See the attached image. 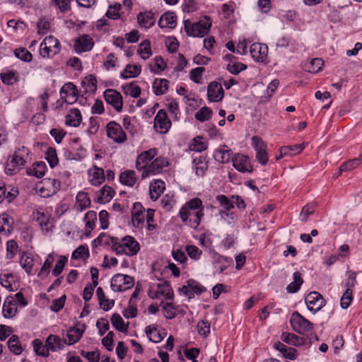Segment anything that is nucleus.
Here are the masks:
<instances>
[{"label": "nucleus", "instance_id": "nucleus-1", "mask_svg": "<svg viewBox=\"0 0 362 362\" xmlns=\"http://www.w3.org/2000/svg\"><path fill=\"white\" fill-rule=\"evenodd\" d=\"M202 202L199 198L189 200L180 211V216L182 221H189V226L197 229L200 224L203 216L202 209H200Z\"/></svg>", "mask_w": 362, "mask_h": 362}, {"label": "nucleus", "instance_id": "nucleus-2", "mask_svg": "<svg viewBox=\"0 0 362 362\" xmlns=\"http://www.w3.org/2000/svg\"><path fill=\"white\" fill-rule=\"evenodd\" d=\"M140 250V245L137 240L130 235H126L118 243L115 247V252L117 255L134 256Z\"/></svg>", "mask_w": 362, "mask_h": 362}, {"label": "nucleus", "instance_id": "nucleus-3", "mask_svg": "<svg viewBox=\"0 0 362 362\" xmlns=\"http://www.w3.org/2000/svg\"><path fill=\"white\" fill-rule=\"evenodd\" d=\"M61 45L52 35L46 37L40 45V54L43 58L52 57L60 52Z\"/></svg>", "mask_w": 362, "mask_h": 362}, {"label": "nucleus", "instance_id": "nucleus-4", "mask_svg": "<svg viewBox=\"0 0 362 362\" xmlns=\"http://www.w3.org/2000/svg\"><path fill=\"white\" fill-rule=\"evenodd\" d=\"M348 279L346 280L345 286L346 288L345 292L343 293L340 304L341 307L344 309L347 308L353 300V288L355 287L356 281V272L354 271L347 272Z\"/></svg>", "mask_w": 362, "mask_h": 362}, {"label": "nucleus", "instance_id": "nucleus-5", "mask_svg": "<svg viewBox=\"0 0 362 362\" xmlns=\"http://www.w3.org/2000/svg\"><path fill=\"white\" fill-rule=\"evenodd\" d=\"M134 285V278L126 274H117L112 276L111 279V288L114 291L123 292Z\"/></svg>", "mask_w": 362, "mask_h": 362}, {"label": "nucleus", "instance_id": "nucleus-6", "mask_svg": "<svg viewBox=\"0 0 362 362\" xmlns=\"http://www.w3.org/2000/svg\"><path fill=\"white\" fill-rule=\"evenodd\" d=\"M290 323L293 329L301 334L311 331L313 328V324L298 312L292 314Z\"/></svg>", "mask_w": 362, "mask_h": 362}, {"label": "nucleus", "instance_id": "nucleus-7", "mask_svg": "<svg viewBox=\"0 0 362 362\" xmlns=\"http://www.w3.org/2000/svg\"><path fill=\"white\" fill-rule=\"evenodd\" d=\"M154 129L160 134H165L171 127V122L164 110H159L154 118Z\"/></svg>", "mask_w": 362, "mask_h": 362}, {"label": "nucleus", "instance_id": "nucleus-8", "mask_svg": "<svg viewBox=\"0 0 362 362\" xmlns=\"http://www.w3.org/2000/svg\"><path fill=\"white\" fill-rule=\"evenodd\" d=\"M107 136L115 142L121 144L127 140L126 133L122 130V127L115 122H110L107 126Z\"/></svg>", "mask_w": 362, "mask_h": 362}, {"label": "nucleus", "instance_id": "nucleus-9", "mask_svg": "<svg viewBox=\"0 0 362 362\" xmlns=\"http://www.w3.org/2000/svg\"><path fill=\"white\" fill-rule=\"evenodd\" d=\"M42 186L39 192L43 197L55 194L60 189V182L55 178H45L42 182Z\"/></svg>", "mask_w": 362, "mask_h": 362}, {"label": "nucleus", "instance_id": "nucleus-10", "mask_svg": "<svg viewBox=\"0 0 362 362\" xmlns=\"http://www.w3.org/2000/svg\"><path fill=\"white\" fill-rule=\"evenodd\" d=\"M103 95L106 103L111 105L117 112L122 111L123 100L120 93L115 89H107Z\"/></svg>", "mask_w": 362, "mask_h": 362}, {"label": "nucleus", "instance_id": "nucleus-11", "mask_svg": "<svg viewBox=\"0 0 362 362\" xmlns=\"http://www.w3.org/2000/svg\"><path fill=\"white\" fill-rule=\"evenodd\" d=\"M168 161L163 157H158L153 161H152L146 168L143 171L141 177L143 179L148 177L150 174H158L160 173L164 167L168 166Z\"/></svg>", "mask_w": 362, "mask_h": 362}, {"label": "nucleus", "instance_id": "nucleus-12", "mask_svg": "<svg viewBox=\"0 0 362 362\" xmlns=\"http://www.w3.org/2000/svg\"><path fill=\"white\" fill-rule=\"evenodd\" d=\"M29 157V150L22 146L16 148L11 156H9L8 160L16 165L19 170L22 169L26 163Z\"/></svg>", "mask_w": 362, "mask_h": 362}, {"label": "nucleus", "instance_id": "nucleus-13", "mask_svg": "<svg viewBox=\"0 0 362 362\" xmlns=\"http://www.w3.org/2000/svg\"><path fill=\"white\" fill-rule=\"evenodd\" d=\"M250 54L257 62L266 63L268 55V47L265 44L253 43L250 46Z\"/></svg>", "mask_w": 362, "mask_h": 362}, {"label": "nucleus", "instance_id": "nucleus-14", "mask_svg": "<svg viewBox=\"0 0 362 362\" xmlns=\"http://www.w3.org/2000/svg\"><path fill=\"white\" fill-rule=\"evenodd\" d=\"M305 303L309 310L316 313L325 305V300L322 296L315 291L310 292L305 298Z\"/></svg>", "mask_w": 362, "mask_h": 362}, {"label": "nucleus", "instance_id": "nucleus-15", "mask_svg": "<svg viewBox=\"0 0 362 362\" xmlns=\"http://www.w3.org/2000/svg\"><path fill=\"white\" fill-rule=\"evenodd\" d=\"M61 98L66 103L73 104L77 100L78 91L72 83L64 84L60 90Z\"/></svg>", "mask_w": 362, "mask_h": 362}, {"label": "nucleus", "instance_id": "nucleus-16", "mask_svg": "<svg viewBox=\"0 0 362 362\" xmlns=\"http://www.w3.org/2000/svg\"><path fill=\"white\" fill-rule=\"evenodd\" d=\"M93 45L94 41L90 36L82 35L75 40L74 49L77 53H81L91 50Z\"/></svg>", "mask_w": 362, "mask_h": 362}, {"label": "nucleus", "instance_id": "nucleus-17", "mask_svg": "<svg viewBox=\"0 0 362 362\" xmlns=\"http://www.w3.org/2000/svg\"><path fill=\"white\" fill-rule=\"evenodd\" d=\"M185 30L187 34L192 37H204V23L202 21L192 22L189 20L184 21Z\"/></svg>", "mask_w": 362, "mask_h": 362}, {"label": "nucleus", "instance_id": "nucleus-18", "mask_svg": "<svg viewBox=\"0 0 362 362\" xmlns=\"http://www.w3.org/2000/svg\"><path fill=\"white\" fill-rule=\"evenodd\" d=\"M233 165L238 171L242 173L252 172L249 158L247 156L238 153L233 158Z\"/></svg>", "mask_w": 362, "mask_h": 362}, {"label": "nucleus", "instance_id": "nucleus-19", "mask_svg": "<svg viewBox=\"0 0 362 362\" xmlns=\"http://www.w3.org/2000/svg\"><path fill=\"white\" fill-rule=\"evenodd\" d=\"M157 155V150L156 148H151L148 151H146L138 156L136 168L138 170H144L145 168L148 165V163Z\"/></svg>", "mask_w": 362, "mask_h": 362}, {"label": "nucleus", "instance_id": "nucleus-20", "mask_svg": "<svg viewBox=\"0 0 362 362\" xmlns=\"http://www.w3.org/2000/svg\"><path fill=\"white\" fill-rule=\"evenodd\" d=\"M207 97L211 102L220 101L223 97V90L221 83H211L208 86Z\"/></svg>", "mask_w": 362, "mask_h": 362}, {"label": "nucleus", "instance_id": "nucleus-21", "mask_svg": "<svg viewBox=\"0 0 362 362\" xmlns=\"http://www.w3.org/2000/svg\"><path fill=\"white\" fill-rule=\"evenodd\" d=\"M105 179V173L103 168L94 165L88 170V180L92 185L98 186Z\"/></svg>", "mask_w": 362, "mask_h": 362}, {"label": "nucleus", "instance_id": "nucleus-22", "mask_svg": "<svg viewBox=\"0 0 362 362\" xmlns=\"http://www.w3.org/2000/svg\"><path fill=\"white\" fill-rule=\"evenodd\" d=\"M86 329L84 324H77L74 327L69 329L66 337H68V344L69 345L74 344L82 337Z\"/></svg>", "mask_w": 362, "mask_h": 362}, {"label": "nucleus", "instance_id": "nucleus-23", "mask_svg": "<svg viewBox=\"0 0 362 362\" xmlns=\"http://www.w3.org/2000/svg\"><path fill=\"white\" fill-rule=\"evenodd\" d=\"M176 25L177 16L174 12L168 11L163 13L158 21V25L161 28H174Z\"/></svg>", "mask_w": 362, "mask_h": 362}, {"label": "nucleus", "instance_id": "nucleus-24", "mask_svg": "<svg viewBox=\"0 0 362 362\" xmlns=\"http://www.w3.org/2000/svg\"><path fill=\"white\" fill-rule=\"evenodd\" d=\"M187 284L183 286L180 291L183 292V293L189 298H192V296L194 295H201L202 293V288L200 284L193 279H189L187 281Z\"/></svg>", "mask_w": 362, "mask_h": 362}, {"label": "nucleus", "instance_id": "nucleus-25", "mask_svg": "<svg viewBox=\"0 0 362 362\" xmlns=\"http://www.w3.org/2000/svg\"><path fill=\"white\" fill-rule=\"evenodd\" d=\"M67 342L65 339H62L59 336L50 334L46 339V346L49 347V351L55 352L58 350L63 349Z\"/></svg>", "mask_w": 362, "mask_h": 362}, {"label": "nucleus", "instance_id": "nucleus-26", "mask_svg": "<svg viewBox=\"0 0 362 362\" xmlns=\"http://www.w3.org/2000/svg\"><path fill=\"white\" fill-rule=\"evenodd\" d=\"M137 21L140 27L149 28L155 24L156 18L151 11H145L138 14Z\"/></svg>", "mask_w": 362, "mask_h": 362}, {"label": "nucleus", "instance_id": "nucleus-27", "mask_svg": "<svg viewBox=\"0 0 362 362\" xmlns=\"http://www.w3.org/2000/svg\"><path fill=\"white\" fill-rule=\"evenodd\" d=\"M18 194V190L11 187L8 191L4 183L0 182V203L6 200L8 203L11 202Z\"/></svg>", "mask_w": 362, "mask_h": 362}, {"label": "nucleus", "instance_id": "nucleus-28", "mask_svg": "<svg viewBox=\"0 0 362 362\" xmlns=\"http://www.w3.org/2000/svg\"><path fill=\"white\" fill-rule=\"evenodd\" d=\"M82 116L79 110L71 109L66 115V124L71 127H78L81 122Z\"/></svg>", "mask_w": 362, "mask_h": 362}, {"label": "nucleus", "instance_id": "nucleus-29", "mask_svg": "<svg viewBox=\"0 0 362 362\" xmlns=\"http://www.w3.org/2000/svg\"><path fill=\"white\" fill-rule=\"evenodd\" d=\"M232 151L226 146H221L214 153L215 160L221 163H228L231 158Z\"/></svg>", "mask_w": 362, "mask_h": 362}, {"label": "nucleus", "instance_id": "nucleus-30", "mask_svg": "<svg viewBox=\"0 0 362 362\" xmlns=\"http://www.w3.org/2000/svg\"><path fill=\"white\" fill-rule=\"evenodd\" d=\"M114 195V189L110 186L105 185L97 193V202L100 204L109 202Z\"/></svg>", "mask_w": 362, "mask_h": 362}, {"label": "nucleus", "instance_id": "nucleus-31", "mask_svg": "<svg viewBox=\"0 0 362 362\" xmlns=\"http://www.w3.org/2000/svg\"><path fill=\"white\" fill-rule=\"evenodd\" d=\"M141 208L140 204H135L134 206L135 211L132 213V222L134 226L137 228L142 227L145 220L146 211L140 209Z\"/></svg>", "mask_w": 362, "mask_h": 362}, {"label": "nucleus", "instance_id": "nucleus-32", "mask_svg": "<svg viewBox=\"0 0 362 362\" xmlns=\"http://www.w3.org/2000/svg\"><path fill=\"white\" fill-rule=\"evenodd\" d=\"M165 189V182L160 180H156L150 185L149 192L151 199L156 201Z\"/></svg>", "mask_w": 362, "mask_h": 362}, {"label": "nucleus", "instance_id": "nucleus-33", "mask_svg": "<svg viewBox=\"0 0 362 362\" xmlns=\"http://www.w3.org/2000/svg\"><path fill=\"white\" fill-rule=\"evenodd\" d=\"M96 295L99 300L100 307L105 311H108L114 306V300L108 299L101 287L97 288Z\"/></svg>", "mask_w": 362, "mask_h": 362}, {"label": "nucleus", "instance_id": "nucleus-34", "mask_svg": "<svg viewBox=\"0 0 362 362\" xmlns=\"http://www.w3.org/2000/svg\"><path fill=\"white\" fill-rule=\"evenodd\" d=\"M141 71V67L140 65L127 64L124 71L121 73V77L123 79L135 78L140 74Z\"/></svg>", "mask_w": 362, "mask_h": 362}, {"label": "nucleus", "instance_id": "nucleus-35", "mask_svg": "<svg viewBox=\"0 0 362 362\" xmlns=\"http://www.w3.org/2000/svg\"><path fill=\"white\" fill-rule=\"evenodd\" d=\"M156 289L160 297H164L165 299L171 300L173 298L174 293L170 284L167 281L158 283L156 285Z\"/></svg>", "mask_w": 362, "mask_h": 362}, {"label": "nucleus", "instance_id": "nucleus-36", "mask_svg": "<svg viewBox=\"0 0 362 362\" xmlns=\"http://www.w3.org/2000/svg\"><path fill=\"white\" fill-rule=\"evenodd\" d=\"M20 264L28 274H30L34 266L33 257L27 252H23L20 257Z\"/></svg>", "mask_w": 362, "mask_h": 362}, {"label": "nucleus", "instance_id": "nucleus-37", "mask_svg": "<svg viewBox=\"0 0 362 362\" xmlns=\"http://www.w3.org/2000/svg\"><path fill=\"white\" fill-rule=\"evenodd\" d=\"M90 206V199L86 192H79L76 195V207L78 211H83Z\"/></svg>", "mask_w": 362, "mask_h": 362}, {"label": "nucleus", "instance_id": "nucleus-38", "mask_svg": "<svg viewBox=\"0 0 362 362\" xmlns=\"http://www.w3.org/2000/svg\"><path fill=\"white\" fill-rule=\"evenodd\" d=\"M119 181L122 185L133 187L136 182L135 172L131 170L122 172L119 175Z\"/></svg>", "mask_w": 362, "mask_h": 362}, {"label": "nucleus", "instance_id": "nucleus-39", "mask_svg": "<svg viewBox=\"0 0 362 362\" xmlns=\"http://www.w3.org/2000/svg\"><path fill=\"white\" fill-rule=\"evenodd\" d=\"M13 220L6 214H3L0 216V233L5 235L11 233L13 227Z\"/></svg>", "mask_w": 362, "mask_h": 362}, {"label": "nucleus", "instance_id": "nucleus-40", "mask_svg": "<svg viewBox=\"0 0 362 362\" xmlns=\"http://www.w3.org/2000/svg\"><path fill=\"white\" fill-rule=\"evenodd\" d=\"M293 281L286 287L287 291L291 293H296L300 289V286L303 283V279L301 276V274L299 272H294L293 274Z\"/></svg>", "mask_w": 362, "mask_h": 362}, {"label": "nucleus", "instance_id": "nucleus-41", "mask_svg": "<svg viewBox=\"0 0 362 362\" xmlns=\"http://www.w3.org/2000/svg\"><path fill=\"white\" fill-rule=\"evenodd\" d=\"M96 220L97 214L95 211H89L86 214L84 221L86 222V233L87 235L90 234L94 229Z\"/></svg>", "mask_w": 362, "mask_h": 362}, {"label": "nucleus", "instance_id": "nucleus-42", "mask_svg": "<svg viewBox=\"0 0 362 362\" xmlns=\"http://www.w3.org/2000/svg\"><path fill=\"white\" fill-rule=\"evenodd\" d=\"M122 90L125 95H129L134 98L139 97L141 94V88L135 82L123 85Z\"/></svg>", "mask_w": 362, "mask_h": 362}, {"label": "nucleus", "instance_id": "nucleus-43", "mask_svg": "<svg viewBox=\"0 0 362 362\" xmlns=\"http://www.w3.org/2000/svg\"><path fill=\"white\" fill-rule=\"evenodd\" d=\"M17 311L16 304L12 302V300L7 298L3 305V315L6 318H11L13 317Z\"/></svg>", "mask_w": 362, "mask_h": 362}, {"label": "nucleus", "instance_id": "nucleus-44", "mask_svg": "<svg viewBox=\"0 0 362 362\" xmlns=\"http://www.w3.org/2000/svg\"><path fill=\"white\" fill-rule=\"evenodd\" d=\"M33 349L35 354L38 356L47 357L49 356V349L45 344H43L42 341L39 339H35L33 341Z\"/></svg>", "mask_w": 362, "mask_h": 362}, {"label": "nucleus", "instance_id": "nucleus-45", "mask_svg": "<svg viewBox=\"0 0 362 362\" xmlns=\"http://www.w3.org/2000/svg\"><path fill=\"white\" fill-rule=\"evenodd\" d=\"M168 83L166 79H156L153 85L154 93L157 95L164 94L168 89Z\"/></svg>", "mask_w": 362, "mask_h": 362}, {"label": "nucleus", "instance_id": "nucleus-46", "mask_svg": "<svg viewBox=\"0 0 362 362\" xmlns=\"http://www.w3.org/2000/svg\"><path fill=\"white\" fill-rule=\"evenodd\" d=\"M8 346L9 350L16 355H19L23 351L19 338L17 335L13 334L10 337L8 341Z\"/></svg>", "mask_w": 362, "mask_h": 362}, {"label": "nucleus", "instance_id": "nucleus-47", "mask_svg": "<svg viewBox=\"0 0 362 362\" xmlns=\"http://www.w3.org/2000/svg\"><path fill=\"white\" fill-rule=\"evenodd\" d=\"M145 331L149 340L154 343H158L163 339V337L160 334L158 329L151 325L147 326L145 329Z\"/></svg>", "mask_w": 362, "mask_h": 362}, {"label": "nucleus", "instance_id": "nucleus-48", "mask_svg": "<svg viewBox=\"0 0 362 362\" xmlns=\"http://www.w3.org/2000/svg\"><path fill=\"white\" fill-rule=\"evenodd\" d=\"M137 52L143 59H148L152 55L149 40H145L141 42Z\"/></svg>", "mask_w": 362, "mask_h": 362}, {"label": "nucleus", "instance_id": "nucleus-49", "mask_svg": "<svg viewBox=\"0 0 362 362\" xmlns=\"http://www.w3.org/2000/svg\"><path fill=\"white\" fill-rule=\"evenodd\" d=\"M34 218L39 223L42 230H48V224L50 220V216L48 214L37 211L34 213Z\"/></svg>", "mask_w": 362, "mask_h": 362}, {"label": "nucleus", "instance_id": "nucleus-50", "mask_svg": "<svg viewBox=\"0 0 362 362\" xmlns=\"http://www.w3.org/2000/svg\"><path fill=\"white\" fill-rule=\"evenodd\" d=\"M111 322L113 327L121 332H124L127 330L128 325H125L122 317L117 313L112 315L111 317Z\"/></svg>", "mask_w": 362, "mask_h": 362}, {"label": "nucleus", "instance_id": "nucleus-51", "mask_svg": "<svg viewBox=\"0 0 362 362\" xmlns=\"http://www.w3.org/2000/svg\"><path fill=\"white\" fill-rule=\"evenodd\" d=\"M54 261V257L52 254H49L45 261L40 271L37 274L39 277L43 278L47 276L50 271V268Z\"/></svg>", "mask_w": 362, "mask_h": 362}, {"label": "nucleus", "instance_id": "nucleus-52", "mask_svg": "<svg viewBox=\"0 0 362 362\" xmlns=\"http://www.w3.org/2000/svg\"><path fill=\"white\" fill-rule=\"evenodd\" d=\"M189 149L198 153H201L204 151L203 137L202 136L194 137L189 145Z\"/></svg>", "mask_w": 362, "mask_h": 362}, {"label": "nucleus", "instance_id": "nucleus-53", "mask_svg": "<svg viewBox=\"0 0 362 362\" xmlns=\"http://www.w3.org/2000/svg\"><path fill=\"white\" fill-rule=\"evenodd\" d=\"M160 305H163L164 315L167 319H173L177 315V308L175 305L172 303H163V302H161Z\"/></svg>", "mask_w": 362, "mask_h": 362}, {"label": "nucleus", "instance_id": "nucleus-54", "mask_svg": "<svg viewBox=\"0 0 362 362\" xmlns=\"http://www.w3.org/2000/svg\"><path fill=\"white\" fill-rule=\"evenodd\" d=\"M46 160L49 163L50 167L53 168L55 167L58 163L59 160L57 155V151L55 148L49 147L46 151Z\"/></svg>", "mask_w": 362, "mask_h": 362}, {"label": "nucleus", "instance_id": "nucleus-55", "mask_svg": "<svg viewBox=\"0 0 362 362\" xmlns=\"http://www.w3.org/2000/svg\"><path fill=\"white\" fill-rule=\"evenodd\" d=\"M121 9V5L119 4H115L110 5L105 13V16L110 19H119L120 17L119 10Z\"/></svg>", "mask_w": 362, "mask_h": 362}, {"label": "nucleus", "instance_id": "nucleus-56", "mask_svg": "<svg viewBox=\"0 0 362 362\" xmlns=\"http://www.w3.org/2000/svg\"><path fill=\"white\" fill-rule=\"evenodd\" d=\"M303 149V146L300 144L287 146L281 147V154H287V156H294L299 153Z\"/></svg>", "mask_w": 362, "mask_h": 362}, {"label": "nucleus", "instance_id": "nucleus-57", "mask_svg": "<svg viewBox=\"0 0 362 362\" xmlns=\"http://www.w3.org/2000/svg\"><path fill=\"white\" fill-rule=\"evenodd\" d=\"M247 69V66L240 62H233L229 63L227 65V70L231 73L232 74L237 75L240 71Z\"/></svg>", "mask_w": 362, "mask_h": 362}, {"label": "nucleus", "instance_id": "nucleus-58", "mask_svg": "<svg viewBox=\"0 0 362 362\" xmlns=\"http://www.w3.org/2000/svg\"><path fill=\"white\" fill-rule=\"evenodd\" d=\"M236 4L233 1H229L222 5V13L225 18H229L234 13Z\"/></svg>", "mask_w": 362, "mask_h": 362}, {"label": "nucleus", "instance_id": "nucleus-59", "mask_svg": "<svg viewBox=\"0 0 362 362\" xmlns=\"http://www.w3.org/2000/svg\"><path fill=\"white\" fill-rule=\"evenodd\" d=\"M15 56L24 62H30L32 60V54L25 48H18L14 51Z\"/></svg>", "mask_w": 362, "mask_h": 362}, {"label": "nucleus", "instance_id": "nucleus-60", "mask_svg": "<svg viewBox=\"0 0 362 362\" xmlns=\"http://www.w3.org/2000/svg\"><path fill=\"white\" fill-rule=\"evenodd\" d=\"M67 258L64 256H60L59 259L57 260L53 270H52V274L55 276L59 275L63 269L64 267L67 262Z\"/></svg>", "mask_w": 362, "mask_h": 362}, {"label": "nucleus", "instance_id": "nucleus-61", "mask_svg": "<svg viewBox=\"0 0 362 362\" xmlns=\"http://www.w3.org/2000/svg\"><path fill=\"white\" fill-rule=\"evenodd\" d=\"M89 250L87 246L86 245H80L72 253L71 258L74 259H78L83 256L88 257Z\"/></svg>", "mask_w": 362, "mask_h": 362}, {"label": "nucleus", "instance_id": "nucleus-62", "mask_svg": "<svg viewBox=\"0 0 362 362\" xmlns=\"http://www.w3.org/2000/svg\"><path fill=\"white\" fill-rule=\"evenodd\" d=\"M165 64L160 57H156L154 59L153 65H151V71L154 73H159L164 70Z\"/></svg>", "mask_w": 362, "mask_h": 362}, {"label": "nucleus", "instance_id": "nucleus-63", "mask_svg": "<svg viewBox=\"0 0 362 362\" xmlns=\"http://www.w3.org/2000/svg\"><path fill=\"white\" fill-rule=\"evenodd\" d=\"M18 248V244L14 240H8L6 244L7 258L12 259L16 255Z\"/></svg>", "mask_w": 362, "mask_h": 362}, {"label": "nucleus", "instance_id": "nucleus-64", "mask_svg": "<svg viewBox=\"0 0 362 362\" xmlns=\"http://www.w3.org/2000/svg\"><path fill=\"white\" fill-rule=\"evenodd\" d=\"M251 144H252V147L254 148L256 153L258 151H261L264 149H267L266 144L263 141V140L260 137H259L257 136H254L252 138Z\"/></svg>", "mask_w": 362, "mask_h": 362}]
</instances>
